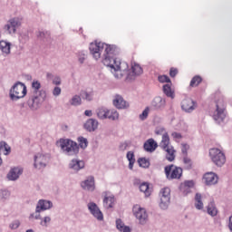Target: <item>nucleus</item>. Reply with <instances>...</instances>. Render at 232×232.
Listing matches in <instances>:
<instances>
[{
    "mask_svg": "<svg viewBox=\"0 0 232 232\" xmlns=\"http://www.w3.org/2000/svg\"><path fill=\"white\" fill-rule=\"evenodd\" d=\"M150 107L152 110H164L166 108V99L160 96L155 97L150 103Z\"/></svg>",
    "mask_w": 232,
    "mask_h": 232,
    "instance_id": "19",
    "label": "nucleus"
},
{
    "mask_svg": "<svg viewBox=\"0 0 232 232\" xmlns=\"http://www.w3.org/2000/svg\"><path fill=\"white\" fill-rule=\"evenodd\" d=\"M226 107L224 105V101L216 102V111L213 113V119L217 124H220V122H224V119H226Z\"/></svg>",
    "mask_w": 232,
    "mask_h": 232,
    "instance_id": "8",
    "label": "nucleus"
},
{
    "mask_svg": "<svg viewBox=\"0 0 232 232\" xmlns=\"http://www.w3.org/2000/svg\"><path fill=\"white\" fill-rule=\"evenodd\" d=\"M87 208L91 215H92L94 218H96L100 222H102V220H104V215L102 214V211H101V208H99V206L95 204V202H89Z\"/></svg>",
    "mask_w": 232,
    "mask_h": 232,
    "instance_id": "13",
    "label": "nucleus"
},
{
    "mask_svg": "<svg viewBox=\"0 0 232 232\" xmlns=\"http://www.w3.org/2000/svg\"><path fill=\"white\" fill-rule=\"evenodd\" d=\"M38 37H40L41 39H48V37H50V32H48V31H40L38 33Z\"/></svg>",
    "mask_w": 232,
    "mask_h": 232,
    "instance_id": "49",
    "label": "nucleus"
},
{
    "mask_svg": "<svg viewBox=\"0 0 232 232\" xmlns=\"http://www.w3.org/2000/svg\"><path fill=\"white\" fill-rule=\"evenodd\" d=\"M80 95L82 99H84L85 101H93V92H86V91H82L80 92Z\"/></svg>",
    "mask_w": 232,
    "mask_h": 232,
    "instance_id": "37",
    "label": "nucleus"
},
{
    "mask_svg": "<svg viewBox=\"0 0 232 232\" xmlns=\"http://www.w3.org/2000/svg\"><path fill=\"white\" fill-rule=\"evenodd\" d=\"M81 188L85 191H95V178L93 176L87 177L81 182Z\"/></svg>",
    "mask_w": 232,
    "mask_h": 232,
    "instance_id": "17",
    "label": "nucleus"
},
{
    "mask_svg": "<svg viewBox=\"0 0 232 232\" xmlns=\"http://www.w3.org/2000/svg\"><path fill=\"white\" fill-rule=\"evenodd\" d=\"M131 73L127 74V79H129L130 81H131V79H133L137 75H141V73L143 72L142 67H140V65L138 63H133L131 65Z\"/></svg>",
    "mask_w": 232,
    "mask_h": 232,
    "instance_id": "24",
    "label": "nucleus"
},
{
    "mask_svg": "<svg viewBox=\"0 0 232 232\" xmlns=\"http://www.w3.org/2000/svg\"><path fill=\"white\" fill-rule=\"evenodd\" d=\"M143 148H144L145 151H148L149 153H153V151H155V150H157V148H159V144L157 143V141H155V140L149 139L143 144Z\"/></svg>",
    "mask_w": 232,
    "mask_h": 232,
    "instance_id": "23",
    "label": "nucleus"
},
{
    "mask_svg": "<svg viewBox=\"0 0 232 232\" xmlns=\"http://www.w3.org/2000/svg\"><path fill=\"white\" fill-rule=\"evenodd\" d=\"M52 208H53V203L52 201L39 199L36 204L35 213H43V211H48V209H52Z\"/></svg>",
    "mask_w": 232,
    "mask_h": 232,
    "instance_id": "15",
    "label": "nucleus"
},
{
    "mask_svg": "<svg viewBox=\"0 0 232 232\" xmlns=\"http://www.w3.org/2000/svg\"><path fill=\"white\" fill-rule=\"evenodd\" d=\"M61 92H62L61 87L56 86V87H54V89L53 90V95L54 97H59V95H61Z\"/></svg>",
    "mask_w": 232,
    "mask_h": 232,
    "instance_id": "52",
    "label": "nucleus"
},
{
    "mask_svg": "<svg viewBox=\"0 0 232 232\" xmlns=\"http://www.w3.org/2000/svg\"><path fill=\"white\" fill-rule=\"evenodd\" d=\"M84 115H85L86 117H92V115H93V113L92 112V111L86 110V111H84Z\"/></svg>",
    "mask_w": 232,
    "mask_h": 232,
    "instance_id": "58",
    "label": "nucleus"
},
{
    "mask_svg": "<svg viewBox=\"0 0 232 232\" xmlns=\"http://www.w3.org/2000/svg\"><path fill=\"white\" fill-rule=\"evenodd\" d=\"M148 115H150V107H146L143 110L142 113L139 115V119L140 121H146V119H148Z\"/></svg>",
    "mask_w": 232,
    "mask_h": 232,
    "instance_id": "43",
    "label": "nucleus"
},
{
    "mask_svg": "<svg viewBox=\"0 0 232 232\" xmlns=\"http://www.w3.org/2000/svg\"><path fill=\"white\" fill-rule=\"evenodd\" d=\"M29 218H34L35 220H43V218L41 217V214L36 213L35 214H30Z\"/></svg>",
    "mask_w": 232,
    "mask_h": 232,
    "instance_id": "54",
    "label": "nucleus"
},
{
    "mask_svg": "<svg viewBox=\"0 0 232 232\" xmlns=\"http://www.w3.org/2000/svg\"><path fill=\"white\" fill-rule=\"evenodd\" d=\"M140 191H141V193H144L145 197H150L151 195V188H150V183H141L140 185Z\"/></svg>",
    "mask_w": 232,
    "mask_h": 232,
    "instance_id": "30",
    "label": "nucleus"
},
{
    "mask_svg": "<svg viewBox=\"0 0 232 232\" xmlns=\"http://www.w3.org/2000/svg\"><path fill=\"white\" fill-rule=\"evenodd\" d=\"M195 208L196 209H204V203L202 202V194L196 193L195 195Z\"/></svg>",
    "mask_w": 232,
    "mask_h": 232,
    "instance_id": "31",
    "label": "nucleus"
},
{
    "mask_svg": "<svg viewBox=\"0 0 232 232\" xmlns=\"http://www.w3.org/2000/svg\"><path fill=\"white\" fill-rule=\"evenodd\" d=\"M157 135H159V131H156Z\"/></svg>",
    "mask_w": 232,
    "mask_h": 232,
    "instance_id": "62",
    "label": "nucleus"
},
{
    "mask_svg": "<svg viewBox=\"0 0 232 232\" xmlns=\"http://www.w3.org/2000/svg\"><path fill=\"white\" fill-rule=\"evenodd\" d=\"M0 148L2 150H5V152L4 153V155H10V153L12 151V148H10L8 146V143H6V141H1L0 142Z\"/></svg>",
    "mask_w": 232,
    "mask_h": 232,
    "instance_id": "39",
    "label": "nucleus"
},
{
    "mask_svg": "<svg viewBox=\"0 0 232 232\" xmlns=\"http://www.w3.org/2000/svg\"><path fill=\"white\" fill-rule=\"evenodd\" d=\"M10 43L6 41H0V50L3 52V53H5V55L10 53Z\"/></svg>",
    "mask_w": 232,
    "mask_h": 232,
    "instance_id": "33",
    "label": "nucleus"
},
{
    "mask_svg": "<svg viewBox=\"0 0 232 232\" xmlns=\"http://www.w3.org/2000/svg\"><path fill=\"white\" fill-rule=\"evenodd\" d=\"M118 231L121 232H131V228H130V227L123 225V227H120L119 228H117Z\"/></svg>",
    "mask_w": 232,
    "mask_h": 232,
    "instance_id": "53",
    "label": "nucleus"
},
{
    "mask_svg": "<svg viewBox=\"0 0 232 232\" xmlns=\"http://www.w3.org/2000/svg\"><path fill=\"white\" fill-rule=\"evenodd\" d=\"M25 232H35V231H34V229H28Z\"/></svg>",
    "mask_w": 232,
    "mask_h": 232,
    "instance_id": "61",
    "label": "nucleus"
},
{
    "mask_svg": "<svg viewBox=\"0 0 232 232\" xmlns=\"http://www.w3.org/2000/svg\"><path fill=\"white\" fill-rule=\"evenodd\" d=\"M158 81L159 82H168V84H171V80L169 79V77L168 75H160L158 77Z\"/></svg>",
    "mask_w": 232,
    "mask_h": 232,
    "instance_id": "44",
    "label": "nucleus"
},
{
    "mask_svg": "<svg viewBox=\"0 0 232 232\" xmlns=\"http://www.w3.org/2000/svg\"><path fill=\"white\" fill-rule=\"evenodd\" d=\"M78 142H79V147L82 149V150H86L88 148V139L82 137V136H80L78 137L77 139Z\"/></svg>",
    "mask_w": 232,
    "mask_h": 232,
    "instance_id": "36",
    "label": "nucleus"
},
{
    "mask_svg": "<svg viewBox=\"0 0 232 232\" xmlns=\"http://www.w3.org/2000/svg\"><path fill=\"white\" fill-rule=\"evenodd\" d=\"M97 117L104 120L108 119V109L106 107H100L96 110Z\"/></svg>",
    "mask_w": 232,
    "mask_h": 232,
    "instance_id": "32",
    "label": "nucleus"
},
{
    "mask_svg": "<svg viewBox=\"0 0 232 232\" xmlns=\"http://www.w3.org/2000/svg\"><path fill=\"white\" fill-rule=\"evenodd\" d=\"M164 172L167 180H179L182 178L183 170L182 168L171 164L164 168Z\"/></svg>",
    "mask_w": 232,
    "mask_h": 232,
    "instance_id": "6",
    "label": "nucleus"
},
{
    "mask_svg": "<svg viewBox=\"0 0 232 232\" xmlns=\"http://www.w3.org/2000/svg\"><path fill=\"white\" fill-rule=\"evenodd\" d=\"M189 150V145L183 143L181 145V153H183L184 157L188 156V150Z\"/></svg>",
    "mask_w": 232,
    "mask_h": 232,
    "instance_id": "51",
    "label": "nucleus"
},
{
    "mask_svg": "<svg viewBox=\"0 0 232 232\" xmlns=\"http://www.w3.org/2000/svg\"><path fill=\"white\" fill-rule=\"evenodd\" d=\"M87 131H95L99 128V121L95 119H89L83 125Z\"/></svg>",
    "mask_w": 232,
    "mask_h": 232,
    "instance_id": "25",
    "label": "nucleus"
},
{
    "mask_svg": "<svg viewBox=\"0 0 232 232\" xmlns=\"http://www.w3.org/2000/svg\"><path fill=\"white\" fill-rule=\"evenodd\" d=\"M114 77H115L116 79H121V76H119V74H117V73L114 74Z\"/></svg>",
    "mask_w": 232,
    "mask_h": 232,
    "instance_id": "60",
    "label": "nucleus"
},
{
    "mask_svg": "<svg viewBox=\"0 0 232 232\" xmlns=\"http://www.w3.org/2000/svg\"><path fill=\"white\" fill-rule=\"evenodd\" d=\"M84 161L77 159H72L69 163V169H72L75 173L81 171V169H84Z\"/></svg>",
    "mask_w": 232,
    "mask_h": 232,
    "instance_id": "20",
    "label": "nucleus"
},
{
    "mask_svg": "<svg viewBox=\"0 0 232 232\" xmlns=\"http://www.w3.org/2000/svg\"><path fill=\"white\" fill-rule=\"evenodd\" d=\"M228 228L232 232V216L229 218Z\"/></svg>",
    "mask_w": 232,
    "mask_h": 232,
    "instance_id": "59",
    "label": "nucleus"
},
{
    "mask_svg": "<svg viewBox=\"0 0 232 232\" xmlns=\"http://www.w3.org/2000/svg\"><path fill=\"white\" fill-rule=\"evenodd\" d=\"M169 194H170L169 188H164L160 190V208L161 209H167L169 208V202L171 200Z\"/></svg>",
    "mask_w": 232,
    "mask_h": 232,
    "instance_id": "11",
    "label": "nucleus"
},
{
    "mask_svg": "<svg viewBox=\"0 0 232 232\" xmlns=\"http://www.w3.org/2000/svg\"><path fill=\"white\" fill-rule=\"evenodd\" d=\"M89 50L95 61H99L102 55L104 66L111 68L113 72H128L130 68L128 63L121 62L119 58L115 57L119 55V49L114 44L95 41L90 44Z\"/></svg>",
    "mask_w": 232,
    "mask_h": 232,
    "instance_id": "1",
    "label": "nucleus"
},
{
    "mask_svg": "<svg viewBox=\"0 0 232 232\" xmlns=\"http://www.w3.org/2000/svg\"><path fill=\"white\" fill-rule=\"evenodd\" d=\"M107 119H110V121H117V119H119V112L115 110H108Z\"/></svg>",
    "mask_w": 232,
    "mask_h": 232,
    "instance_id": "38",
    "label": "nucleus"
},
{
    "mask_svg": "<svg viewBox=\"0 0 232 232\" xmlns=\"http://www.w3.org/2000/svg\"><path fill=\"white\" fill-rule=\"evenodd\" d=\"M202 82V77L197 75L192 78L190 81V86L194 88V86H198Z\"/></svg>",
    "mask_w": 232,
    "mask_h": 232,
    "instance_id": "41",
    "label": "nucleus"
},
{
    "mask_svg": "<svg viewBox=\"0 0 232 232\" xmlns=\"http://www.w3.org/2000/svg\"><path fill=\"white\" fill-rule=\"evenodd\" d=\"M171 137H173V139H182V134L179 132H172Z\"/></svg>",
    "mask_w": 232,
    "mask_h": 232,
    "instance_id": "57",
    "label": "nucleus"
},
{
    "mask_svg": "<svg viewBox=\"0 0 232 232\" xmlns=\"http://www.w3.org/2000/svg\"><path fill=\"white\" fill-rule=\"evenodd\" d=\"M56 145L61 148L63 153L68 157H75V155H79V144L70 139L61 138L56 142Z\"/></svg>",
    "mask_w": 232,
    "mask_h": 232,
    "instance_id": "3",
    "label": "nucleus"
},
{
    "mask_svg": "<svg viewBox=\"0 0 232 232\" xmlns=\"http://www.w3.org/2000/svg\"><path fill=\"white\" fill-rule=\"evenodd\" d=\"M163 93L170 99H175V92L171 89V82L163 85Z\"/></svg>",
    "mask_w": 232,
    "mask_h": 232,
    "instance_id": "29",
    "label": "nucleus"
},
{
    "mask_svg": "<svg viewBox=\"0 0 232 232\" xmlns=\"http://www.w3.org/2000/svg\"><path fill=\"white\" fill-rule=\"evenodd\" d=\"M77 58L80 64H84V62L86 61V58H87L86 52L84 51L78 52Z\"/></svg>",
    "mask_w": 232,
    "mask_h": 232,
    "instance_id": "40",
    "label": "nucleus"
},
{
    "mask_svg": "<svg viewBox=\"0 0 232 232\" xmlns=\"http://www.w3.org/2000/svg\"><path fill=\"white\" fill-rule=\"evenodd\" d=\"M160 148H161L163 151H166L167 160H169V162H173V160H175V150L173 149V146L169 145V135L168 134V132H165L162 135Z\"/></svg>",
    "mask_w": 232,
    "mask_h": 232,
    "instance_id": "5",
    "label": "nucleus"
},
{
    "mask_svg": "<svg viewBox=\"0 0 232 232\" xmlns=\"http://www.w3.org/2000/svg\"><path fill=\"white\" fill-rule=\"evenodd\" d=\"M19 26H21V20L19 17H14L11 18L8 24L5 25V30H6L9 34H15Z\"/></svg>",
    "mask_w": 232,
    "mask_h": 232,
    "instance_id": "14",
    "label": "nucleus"
},
{
    "mask_svg": "<svg viewBox=\"0 0 232 232\" xmlns=\"http://www.w3.org/2000/svg\"><path fill=\"white\" fill-rule=\"evenodd\" d=\"M198 106L197 102L193 101L191 98H185L181 102V110L185 111V113H193Z\"/></svg>",
    "mask_w": 232,
    "mask_h": 232,
    "instance_id": "12",
    "label": "nucleus"
},
{
    "mask_svg": "<svg viewBox=\"0 0 232 232\" xmlns=\"http://www.w3.org/2000/svg\"><path fill=\"white\" fill-rule=\"evenodd\" d=\"M113 105L118 110H124V108H126L127 106V103L126 101H124V98H122V96L116 94L113 99Z\"/></svg>",
    "mask_w": 232,
    "mask_h": 232,
    "instance_id": "26",
    "label": "nucleus"
},
{
    "mask_svg": "<svg viewBox=\"0 0 232 232\" xmlns=\"http://www.w3.org/2000/svg\"><path fill=\"white\" fill-rule=\"evenodd\" d=\"M183 162L186 165L187 169H191V166H193L191 159H189L188 156H183Z\"/></svg>",
    "mask_w": 232,
    "mask_h": 232,
    "instance_id": "45",
    "label": "nucleus"
},
{
    "mask_svg": "<svg viewBox=\"0 0 232 232\" xmlns=\"http://www.w3.org/2000/svg\"><path fill=\"white\" fill-rule=\"evenodd\" d=\"M49 160L50 156L48 154L37 153L36 155H34V167L36 169H44Z\"/></svg>",
    "mask_w": 232,
    "mask_h": 232,
    "instance_id": "9",
    "label": "nucleus"
},
{
    "mask_svg": "<svg viewBox=\"0 0 232 232\" xmlns=\"http://www.w3.org/2000/svg\"><path fill=\"white\" fill-rule=\"evenodd\" d=\"M0 198H2V200H8V198H10V191L6 189L1 190Z\"/></svg>",
    "mask_w": 232,
    "mask_h": 232,
    "instance_id": "46",
    "label": "nucleus"
},
{
    "mask_svg": "<svg viewBox=\"0 0 232 232\" xmlns=\"http://www.w3.org/2000/svg\"><path fill=\"white\" fill-rule=\"evenodd\" d=\"M32 91L29 92L27 105L30 110L35 111L41 108V105L46 101V92L41 90V82L34 80L31 84Z\"/></svg>",
    "mask_w": 232,
    "mask_h": 232,
    "instance_id": "2",
    "label": "nucleus"
},
{
    "mask_svg": "<svg viewBox=\"0 0 232 232\" xmlns=\"http://www.w3.org/2000/svg\"><path fill=\"white\" fill-rule=\"evenodd\" d=\"M27 92L26 85L21 82H17L10 89L9 96L11 101H19V99L26 97Z\"/></svg>",
    "mask_w": 232,
    "mask_h": 232,
    "instance_id": "4",
    "label": "nucleus"
},
{
    "mask_svg": "<svg viewBox=\"0 0 232 232\" xmlns=\"http://www.w3.org/2000/svg\"><path fill=\"white\" fill-rule=\"evenodd\" d=\"M126 157L129 160V169H133V165L135 164V153L133 151H128Z\"/></svg>",
    "mask_w": 232,
    "mask_h": 232,
    "instance_id": "34",
    "label": "nucleus"
},
{
    "mask_svg": "<svg viewBox=\"0 0 232 232\" xmlns=\"http://www.w3.org/2000/svg\"><path fill=\"white\" fill-rule=\"evenodd\" d=\"M132 211L134 217H136L141 226H144V224L148 222V212L146 211V208H140L139 205H136L133 207Z\"/></svg>",
    "mask_w": 232,
    "mask_h": 232,
    "instance_id": "10",
    "label": "nucleus"
},
{
    "mask_svg": "<svg viewBox=\"0 0 232 232\" xmlns=\"http://www.w3.org/2000/svg\"><path fill=\"white\" fill-rule=\"evenodd\" d=\"M177 73H179V70H177V68H170L169 75L171 77H177Z\"/></svg>",
    "mask_w": 232,
    "mask_h": 232,
    "instance_id": "55",
    "label": "nucleus"
},
{
    "mask_svg": "<svg viewBox=\"0 0 232 232\" xmlns=\"http://www.w3.org/2000/svg\"><path fill=\"white\" fill-rule=\"evenodd\" d=\"M69 104L71 106H81L82 104V100L81 99V96L74 95L71 100H69Z\"/></svg>",
    "mask_w": 232,
    "mask_h": 232,
    "instance_id": "35",
    "label": "nucleus"
},
{
    "mask_svg": "<svg viewBox=\"0 0 232 232\" xmlns=\"http://www.w3.org/2000/svg\"><path fill=\"white\" fill-rule=\"evenodd\" d=\"M50 222H52V218L46 216L44 218H42L40 225H42L43 227H48V224H50Z\"/></svg>",
    "mask_w": 232,
    "mask_h": 232,
    "instance_id": "48",
    "label": "nucleus"
},
{
    "mask_svg": "<svg viewBox=\"0 0 232 232\" xmlns=\"http://www.w3.org/2000/svg\"><path fill=\"white\" fill-rule=\"evenodd\" d=\"M138 164L140 168H150V160H148L146 158H140L138 160Z\"/></svg>",
    "mask_w": 232,
    "mask_h": 232,
    "instance_id": "42",
    "label": "nucleus"
},
{
    "mask_svg": "<svg viewBox=\"0 0 232 232\" xmlns=\"http://www.w3.org/2000/svg\"><path fill=\"white\" fill-rule=\"evenodd\" d=\"M46 79L47 81H52L53 84H55V86H60L61 84V76L59 75H53L52 72H47Z\"/></svg>",
    "mask_w": 232,
    "mask_h": 232,
    "instance_id": "28",
    "label": "nucleus"
},
{
    "mask_svg": "<svg viewBox=\"0 0 232 232\" xmlns=\"http://www.w3.org/2000/svg\"><path fill=\"white\" fill-rule=\"evenodd\" d=\"M193 188H195V181L193 179L185 180L179 185V191L184 195V197H187V195L191 193V189H193Z\"/></svg>",
    "mask_w": 232,
    "mask_h": 232,
    "instance_id": "16",
    "label": "nucleus"
},
{
    "mask_svg": "<svg viewBox=\"0 0 232 232\" xmlns=\"http://www.w3.org/2000/svg\"><path fill=\"white\" fill-rule=\"evenodd\" d=\"M209 156L216 166L222 168L223 164H226V154L219 149L214 148L209 150Z\"/></svg>",
    "mask_w": 232,
    "mask_h": 232,
    "instance_id": "7",
    "label": "nucleus"
},
{
    "mask_svg": "<svg viewBox=\"0 0 232 232\" xmlns=\"http://www.w3.org/2000/svg\"><path fill=\"white\" fill-rule=\"evenodd\" d=\"M124 225V222L122 221V219L118 218L116 219V228L119 229L120 227H122Z\"/></svg>",
    "mask_w": 232,
    "mask_h": 232,
    "instance_id": "56",
    "label": "nucleus"
},
{
    "mask_svg": "<svg viewBox=\"0 0 232 232\" xmlns=\"http://www.w3.org/2000/svg\"><path fill=\"white\" fill-rule=\"evenodd\" d=\"M21 175H23V168L14 167L7 174V179L8 180H17Z\"/></svg>",
    "mask_w": 232,
    "mask_h": 232,
    "instance_id": "21",
    "label": "nucleus"
},
{
    "mask_svg": "<svg viewBox=\"0 0 232 232\" xmlns=\"http://www.w3.org/2000/svg\"><path fill=\"white\" fill-rule=\"evenodd\" d=\"M103 208L105 209H111L115 206V196L109 191L103 192Z\"/></svg>",
    "mask_w": 232,
    "mask_h": 232,
    "instance_id": "18",
    "label": "nucleus"
},
{
    "mask_svg": "<svg viewBox=\"0 0 232 232\" xmlns=\"http://www.w3.org/2000/svg\"><path fill=\"white\" fill-rule=\"evenodd\" d=\"M207 213L210 215V217H217V215H218V209H217V206H215L214 201H211L207 206Z\"/></svg>",
    "mask_w": 232,
    "mask_h": 232,
    "instance_id": "27",
    "label": "nucleus"
},
{
    "mask_svg": "<svg viewBox=\"0 0 232 232\" xmlns=\"http://www.w3.org/2000/svg\"><path fill=\"white\" fill-rule=\"evenodd\" d=\"M207 186H213L218 182V177L213 172H208L203 177Z\"/></svg>",
    "mask_w": 232,
    "mask_h": 232,
    "instance_id": "22",
    "label": "nucleus"
},
{
    "mask_svg": "<svg viewBox=\"0 0 232 232\" xmlns=\"http://www.w3.org/2000/svg\"><path fill=\"white\" fill-rule=\"evenodd\" d=\"M128 148H130V142L128 141L121 142L119 146L120 151H126Z\"/></svg>",
    "mask_w": 232,
    "mask_h": 232,
    "instance_id": "50",
    "label": "nucleus"
},
{
    "mask_svg": "<svg viewBox=\"0 0 232 232\" xmlns=\"http://www.w3.org/2000/svg\"><path fill=\"white\" fill-rule=\"evenodd\" d=\"M20 226H21V221H19V219H15L12 223L9 224V227L12 230L19 229Z\"/></svg>",
    "mask_w": 232,
    "mask_h": 232,
    "instance_id": "47",
    "label": "nucleus"
}]
</instances>
